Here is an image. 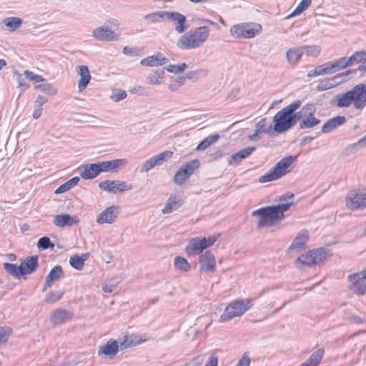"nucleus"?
Wrapping results in <instances>:
<instances>
[{"mask_svg":"<svg viewBox=\"0 0 366 366\" xmlns=\"http://www.w3.org/2000/svg\"><path fill=\"white\" fill-rule=\"evenodd\" d=\"M208 71L205 69H199L194 71H189L187 72L184 75L186 79H192L193 81H197L202 76H206L207 75Z\"/></svg>","mask_w":366,"mask_h":366,"instance_id":"obj_47","label":"nucleus"},{"mask_svg":"<svg viewBox=\"0 0 366 366\" xmlns=\"http://www.w3.org/2000/svg\"><path fill=\"white\" fill-rule=\"evenodd\" d=\"M120 213V207L118 205H112L106 208L97 217V222L102 224L104 223H114Z\"/></svg>","mask_w":366,"mask_h":366,"instance_id":"obj_10","label":"nucleus"},{"mask_svg":"<svg viewBox=\"0 0 366 366\" xmlns=\"http://www.w3.org/2000/svg\"><path fill=\"white\" fill-rule=\"evenodd\" d=\"M164 74L165 71L163 68H159L155 71H152L147 76L148 81L152 85L161 84L163 82Z\"/></svg>","mask_w":366,"mask_h":366,"instance_id":"obj_34","label":"nucleus"},{"mask_svg":"<svg viewBox=\"0 0 366 366\" xmlns=\"http://www.w3.org/2000/svg\"><path fill=\"white\" fill-rule=\"evenodd\" d=\"M302 55L303 54L300 46L289 49L286 52L287 62L291 66L297 65Z\"/></svg>","mask_w":366,"mask_h":366,"instance_id":"obj_31","label":"nucleus"},{"mask_svg":"<svg viewBox=\"0 0 366 366\" xmlns=\"http://www.w3.org/2000/svg\"><path fill=\"white\" fill-rule=\"evenodd\" d=\"M293 204L294 203L291 202L287 203H279L277 204L271 205L280 222L285 217L284 212L288 211L290 209V207L293 205Z\"/></svg>","mask_w":366,"mask_h":366,"instance_id":"obj_38","label":"nucleus"},{"mask_svg":"<svg viewBox=\"0 0 366 366\" xmlns=\"http://www.w3.org/2000/svg\"><path fill=\"white\" fill-rule=\"evenodd\" d=\"M309 238L310 235L308 231L306 229H302L297 233L292 240L290 247L288 248V252H300L304 250L306 248V244Z\"/></svg>","mask_w":366,"mask_h":366,"instance_id":"obj_11","label":"nucleus"},{"mask_svg":"<svg viewBox=\"0 0 366 366\" xmlns=\"http://www.w3.org/2000/svg\"><path fill=\"white\" fill-rule=\"evenodd\" d=\"M119 352V343L117 340L109 339L104 345L99 347L98 355L112 360Z\"/></svg>","mask_w":366,"mask_h":366,"instance_id":"obj_13","label":"nucleus"},{"mask_svg":"<svg viewBox=\"0 0 366 366\" xmlns=\"http://www.w3.org/2000/svg\"><path fill=\"white\" fill-rule=\"evenodd\" d=\"M79 219L76 216H71L64 213L54 217L53 223L59 227H72L79 223Z\"/></svg>","mask_w":366,"mask_h":366,"instance_id":"obj_21","label":"nucleus"},{"mask_svg":"<svg viewBox=\"0 0 366 366\" xmlns=\"http://www.w3.org/2000/svg\"><path fill=\"white\" fill-rule=\"evenodd\" d=\"M330 103L335 104L338 108L352 105L356 110L362 111L366 106V84H356L346 92L336 95Z\"/></svg>","mask_w":366,"mask_h":366,"instance_id":"obj_1","label":"nucleus"},{"mask_svg":"<svg viewBox=\"0 0 366 366\" xmlns=\"http://www.w3.org/2000/svg\"><path fill=\"white\" fill-rule=\"evenodd\" d=\"M248 310V307L244 306L242 299H237L230 302L225 308L219 317L221 322L232 320L235 317H239Z\"/></svg>","mask_w":366,"mask_h":366,"instance_id":"obj_5","label":"nucleus"},{"mask_svg":"<svg viewBox=\"0 0 366 366\" xmlns=\"http://www.w3.org/2000/svg\"><path fill=\"white\" fill-rule=\"evenodd\" d=\"M320 123V119L315 116L304 117V119L300 122V129H310L317 126Z\"/></svg>","mask_w":366,"mask_h":366,"instance_id":"obj_41","label":"nucleus"},{"mask_svg":"<svg viewBox=\"0 0 366 366\" xmlns=\"http://www.w3.org/2000/svg\"><path fill=\"white\" fill-rule=\"evenodd\" d=\"M79 169L80 177L85 180L93 179L101 174L98 162L82 164Z\"/></svg>","mask_w":366,"mask_h":366,"instance_id":"obj_17","label":"nucleus"},{"mask_svg":"<svg viewBox=\"0 0 366 366\" xmlns=\"http://www.w3.org/2000/svg\"><path fill=\"white\" fill-rule=\"evenodd\" d=\"M174 267L175 269L182 272H187L191 269V265L183 257L177 256L174 259Z\"/></svg>","mask_w":366,"mask_h":366,"instance_id":"obj_39","label":"nucleus"},{"mask_svg":"<svg viewBox=\"0 0 366 366\" xmlns=\"http://www.w3.org/2000/svg\"><path fill=\"white\" fill-rule=\"evenodd\" d=\"M76 71L80 75L81 78L78 82V87L79 91L84 90L91 80V75L87 66L81 65L76 67Z\"/></svg>","mask_w":366,"mask_h":366,"instance_id":"obj_29","label":"nucleus"},{"mask_svg":"<svg viewBox=\"0 0 366 366\" xmlns=\"http://www.w3.org/2000/svg\"><path fill=\"white\" fill-rule=\"evenodd\" d=\"M347 122L344 116H336L329 119L322 127L321 132L323 134H327L338 127L343 125Z\"/></svg>","mask_w":366,"mask_h":366,"instance_id":"obj_24","label":"nucleus"},{"mask_svg":"<svg viewBox=\"0 0 366 366\" xmlns=\"http://www.w3.org/2000/svg\"><path fill=\"white\" fill-rule=\"evenodd\" d=\"M342 69L352 66L355 64L366 63V50L355 51L352 55L347 57H342L338 59Z\"/></svg>","mask_w":366,"mask_h":366,"instance_id":"obj_14","label":"nucleus"},{"mask_svg":"<svg viewBox=\"0 0 366 366\" xmlns=\"http://www.w3.org/2000/svg\"><path fill=\"white\" fill-rule=\"evenodd\" d=\"M155 166H157V165L154 163L152 158L151 157L150 159H149L148 160H147L144 162V164H142V166L140 169V172H148L150 169H153Z\"/></svg>","mask_w":366,"mask_h":366,"instance_id":"obj_64","label":"nucleus"},{"mask_svg":"<svg viewBox=\"0 0 366 366\" xmlns=\"http://www.w3.org/2000/svg\"><path fill=\"white\" fill-rule=\"evenodd\" d=\"M200 165L197 159L191 160L183 164L175 173L174 182L177 185H182Z\"/></svg>","mask_w":366,"mask_h":366,"instance_id":"obj_7","label":"nucleus"},{"mask_svg":"<svg viewBox=\"0 0 366 366\" xmlns=\"http://www.w3.org/2000/svg\"><path fill=\"white\" fill-rule=\"evenodd\" d=\"M24 76L25 78L28 80L36 81V84H38L39 81H45L44 78L42 76L34 74L33 71L29 70L24 71Z\"/></svg>","mask_w":366,"mask_h":366,"instance_id":"obj_60","label":"nucleus"},{"mask_svg":"<svg viewBox=\"0 0 366 366\" xmlns=\"http://www.w3.org/2000/svg\"><path fill=\"white\" fill-rule=\"evenodd\" d=\"M317 69L320 76L332 74L342 70L338 59L335 61H327L324 64L319 65L317 66Z\"/></svg>","mask_w":366,"mask_h":366,"instance_id":"obj_27","label":"nucleus"},{"mask_svg":"<svg viewBox=\"0 0 366 366\" xmlns=\"http://www.w3.org/2000/svg\"><path fill=\"white\" fill-rule=\"evenodd\" d=\"M93 35L99 41H114L117 39L114 32L105 26L95 29Z\"/></svg>","mask_w":366,"mask_h":366,"instance_id":"obj_26","label":"nucleus"},{"mask_svg":"<svg viewBox=\"0 0 366 366\" xmlns=\"http://www.w3.org/2000/svg\"><path fill=\"white\" fill-rule=\"evenodd\" d=\"M346 205L352 210L366 208V189L351 191L346 197Z\"/></svg>","mask_w":366,"mask_h":366,"instance_id":"obj_8","label":"nucleus"},{"mask_svg":"<svg viewBox=\"0 0 366 366\" xmlns=\"http://www.w3.org/2000/svg\"><path fill=\"white\" fill-rule=\"evenodd\" d=\"M127 96V92L124 90L118 89L112 95L111 98L115 102H118L121 100L124 99Z\"/></svg>","mask_w":366,"mask_h":366,"instance_id":"obj_62","label":"nucleus"},{"mask_svg":"<svg viewBox=\"0 0 366 366\" xmlns=\"http://www.w3.org/2000/svg\"><path fill=\"white\" fill-rule=\"evenodd\" d=\"M184 204L183 199L177 195L171 194L168 198L164 208L162 209V214H170L178 209Z\"/></svg>","mask_w":366,"mask_h":366,"instance_id":"obj_23","label":"nucleus"},{"mask_svg":"<svg viewBox=\"0 0 366 366\" xmlns=\"http://www.w3.org/2000/svg\"><path fill=\"white\" fill-rule=\"evenodd\" d=\"M187 68V65L186 63H181L179 64H169L163 69H164V71L167 70L170 73L178 74L183 73Z\"/></svg>","mask_w":366,"mask_h":366,"instance_id":"obj_51","label":"nucleus"},{"mask_svg":"<svg viewBox=\"0 0 366 366\" xmlns=\"http://www.w3.org/2000/svg\"><path fill=\"white\" fill-rule=\"evenodd\" d=\"M12 333V330L9 327H0V345L6 343L10 335Z\"/></svg>","mask_w":366,"mask_h":366,"instance_id":"obj_57","label":"nucleus"},{"mask_svg":"<svg viewBox=\"0 0 366 366\" xmlns=\"http://www.w3.org/2000/svg\"><path fill=\"white\" fill-rule=\"evenodd\" d=\"M220 136L219 134L215 133L212 134L204 139H202L197 145L196 150L197 151H203L208 147H209L212 144L215 143L217 140H219Z\"/></svg>","mask_w":366,"mask_h":366,"instance_id":"obj_35","label":"nucleus"},{"mask_svg":"<svg viewBox=\"0 0 366 366\" xmlns=\"http://www.w3.org/2000/svg\"><path fill=\"white\" fill-rule=\"evenodd\" d=\"M297 160V157L287 155L284 157L267 173L259 177V183H266L277 180L291 171L292 164Z\"/></svg>","mask_w":366,"mask_h":366,"instance_id":"obj_2","label":"nucleus"},{"mask_svg":"<svg viewBox=\"0 0 366 366\" xmlns=\"http://www.w3.org/2000/svg\"><path fill=\"white\" fill-rule=\"evenodd\" d=\"M205 249H207V245L204 244V239L196 237L189 242L186 246L185 252L188 256H194L202 253Z\"/></svg>","mask_w":366,"mask_h":366,"instance_id":"obj_20","label":"nucleus"},{"mask_svg":"<svg viewBox=\"0 0 366 366\" xmlns=\"http://www.w3.org/2000/svg\"><path fill=\"white\" fill-rule=\"evenodd\" d=\"M4 269L8 274L13 276L16 279H23L20 264L17 265L16 264L14 263L4 262Z\"/></svg>","mask_w":366,"mask_h":366,"instance_id":"obj_36","label":"nucleus"},{"mask_svg":"<svg viewBox=\"0 0 366 366\" xmlns=\"http://www.w3.org/2000/svg\"><path fill=\"white\" fill-rule=\"evenodd\" d=\"M252 216L259 217L257 228L272 227L280 222L271 205L253 211Z\"/></svg>","mask_w":366,"mask_h":366,"instance_id":"obj_4","label":"nucleus"},{"mask_svg":"<svg viewBox=\"0 0 366 366\" xmlns=\"http://www.w3.org/2000/svg\"><path fill=\"white\" fill-rule=\"evenodd\" d=\"M272 124L273 132L277 134H282L292 128L289 112L284 109L277 112L273 117Z\"/></svg>","mask_w":366,"mask_h":366,"instance_id":"obj_6","label":"nucleus"},{"mask_svg":"<svg viewBox=\"0 0 366 366\" xmlns=\"http://www.w3.org/2000/svg\"><path fill=\"white\" fill-rule=\"evenodd\" d=\"M167 11L153 12L145 15L144 19L150 21L151 22H157L160 21L162 19L166 18V14H167Z\"/></svg>","mask_w":366,"mask_h":366,"instance_id":"obj_53","label":"nucleus"},{"mask_svg":"<svg viewBox=\"0 0 366 366\" xmlns=\"http://www.w3.org/2000/svg\"><path fill=\"white\" fill-rule=\"evenodd\" d=\"M116 182H119L117 180H104L99 182V187L104 191L116 194Z\"/></svg>","mask_w":366,"mask_h":366,"instance_id":"obj_49","label":"nucleus"},{"mask_svg":"<svg viewBox=\"0 0 366 366\" xmlns=\"http://www.w3.org/2000/svg\"><path fill=\"white\" fill-rule=\"evenodd\" d=\"M348 280L351 282L350 290L359 295L366 292V271L357 272L348 276Z\"/></svg>","mask_w":366,"mask_h":366,"instance_id":"obj_9","label":"nucleus"},{"mask_svg":"<svg viewBox=\"0 0 366 366\" xmlns=\"http://www.w3.org/2000/svg\"><path fill=\"white\" fill-rule=\"evenodd\" d=\"M192 34L201 46L209 36V29L206 26H202L197 27L194 31H192Z\"/></svg>","mask_w":366,"mask_h":366,"instance_id":"obj_33","label":"nucleus"},{"mask_svg":"<svg viewBox=\"0 0 366 366\" xmlns=\"http://www.w3.org/2000/svg\"><path fill=\"white\" fill-rule=\"evenodd\" d=\"M199 262L200 264V272L215 271L216 259L214 255L210 250L206 251L203 254L200 256Z\"/></svg>","mask_w":366,"mask_h":366,"instance_id":"obj_15","label":"nucleus"},{"mask_svg":"<svg viewBox=\"0 0 366 366\" xmlns=\"http://www.w3.org/2000/svg\"><path fill=\"white\" fill-rule=\"evenodd\" d=\"M166 18L170 21H177L175 30L179 33H184L189 27L187 24V18L184 15L177 11H168L166 14Z\"/></svg>","mask_w":366,"mask_h":366,"instance_id":"obj_19","label":"nucleus"},{"mask_svg":"<svg viewBox=\"0 0 366 366\" xmlns=\"http://www.w3.org/2000/svg\"><path fill=\"white\" fill-rule=\"evenodd\" d=\"M177 46L182 50H191L200 47V45L190 30L180 36L177 42Z\"/></svg>","mask_w":366,"mask_h":366,"instance_id":"obj_16","label":"nucleus"},{"mask_svg":"<svg viewBox=\"0 0 366 366\" xmlns=\"http://www.w3.org/2000/svg\"><path fill=\"white\" fill-rule=\"evenodd\" d=\"M39 266V257L37 255L28 256L20 264L23 279L26 280V276L34 273Z\"/></svg>","mask_w":366,"mask_h":366,"instance_id":"obj_12","label":"nucleus"},{"mask_svg":"<svg viewBox=\"0 0 366 366\" xmlns=\"http://www.w3.org/2000/svg\"><path fill=\"white\" fill-rule=\"evenodd\" d=\"M125 162L124 159H116L109 161L98 162L100 168V172H114L123 165Z\"/></svg>","mask_w":366,"mask_h":366,"instance_id":"obj_25","label":"nucleus"},{"mask_svg":"<svg viewBox=\"0 0 366 366\" xmlns=\"http://www.w3.org/2000/svg\"><path fill=\"white\" fill-rule=\"evenodd\" d=\"M330 249L325 247H319L307 251L299 256L295 260L296 267L302 269L304 267H312L325 261L327 257L331 256Z\"/></svg>","mask_w":366,"mask_h":366,"instance_id":"obj_3","label":"nucleus"},{"mask_svg":"<svg viewBox=\"0 0 366 366\" xmlns=\"http://www.w3.org/2000/svg\"><path fill=\"white\" fill-rule=\"evenodd\" d=\"M300 47L302 48V54L305 51L307 56H317L320 51V47L316 45H305Z\"/></svg>","mask_w":366,"mask_h":366,"instance_id":"obj_56","label":"nucleus"},{"mask_svg":"<svg viewBox=\"0 0 366 366\" xmlns=\"http://www.w3.org/2000/svg\"><path fill=\"white\" fill-rule=\"evenodd\" d=\"M70 265L76 270H81L84 266L83 259L79 257V254H76L72 255L69 259Z\"/></svg>","mask_w":366,"mask_h":366,"instance_id":"obj_52","label":"nucleus"},{"mask_svg":"<svg viewBox=\"0 0 366 366\" xmlns=\"http://www.w3.org/2000/svg\"><path fill=\"white\" fill-rule=\"evenodd\" d=\"M173 155V152L172 151H164L161 152L154 157H152V159L154 160L156 165H162L164 162L167 159H170Z\"/></svg>","mask_w":366,"mask_h":366,"instance_id":"obj_48","label":"nucleus"},{"mask_svg":"<svg viewBox=\"0 0 366 366\" xmlns=\"http://www.w3.org/2000/svg\"><path fill=\"white\" fill-rule=\"evenodd\" d=\"M70 312L65 309L55 310L51 315V321L54 325H59L64 322L69 317Z\"/></svg>","mask_w":366,"mask_h":366,"instance_id":"obj_32","label":"nucleus"},{"mask_svg":"<svg viewBox=\"0 0 366 366\" xmlns=\"http://www.w3.org/2000/svg\"><path fill=\"white\" fill-rule=\"evenodd\" d=\"M312 0H302L295 10L286 19L298 16L303 13L311 5Z\"/></svg>","mask_w":366,"mask_h":366,"instance_id":"obj_44","label":"nucleus"},{"mask_svg":"<svg viewBox=\"0 0 366 366\" xmlns=\"http://www.w3.org/2000/svg\"><path fill=\"white\" fill-rule=\"evenodd\" d=\"M45 81H39L40 84H35L34 89L40 90L48 95H55L57 93V89L54 88L51 83L44 79Z\"/></svg>","mask_w":366,"mask_h":366,"instance_id":"obj_37","label":"nucleus"},{"mask_svg":"<svg viewBox=\"0 0 366 366\" xmlns=\"http://www.w3.org/2000/svg\"><path fill=\"white\" fill-rule=\"evenodd\" d=\"M169 61V59L163 56L162 53L147 56L141 60L140 64L144 66H162Z\"/></svg>","mask_w":366,"mask_h":366,"instance_id":"obj_28","label":"nucleus"},{"mask_svg":"<svg viewBox=\"0 0 366 366\" xmlns=\"http://www.w3.org/2000/svg\"><path fill=\"white\" fill-rule=\"evenodd\" d=\"M14 75L16 76V81L19 85V87L21 89V93L24 92L26 89L30 87V85L26 81V78L23 77L22 74H20L18 71H14Z\"/></svg>","mask_w":366,"mask_h":366,"instance_id":"obj_54","label":"nucleus"},{"mask_svg":"<svg viewBox=\"0 0 366 366\" xmlns=\"http://www.w3.org/2000/svg\"><path fill=\"white\" fill-rule=\"evenodd\" d=\"M244 39H252L262 31V26L254 22L242 23Z\"/></svg>","mask_w":366,"mask_h":366,"instance_id":"obj_30","label":"nucleus"},{"mask_svg":"<svg viewBox=\"0 0 366 366\" xmlns=\"http://www.w3.org/2000/svg\"><path fill=\"white\" fill-rule=\"evenodd\" d=\"M64 294V290L49 291L46 295L44 302L47 304H54L57 301L60 300Z\"/></svg>","mask_w":366,"mask_h":366,"instance_id":"obj_43","label":"nucleus"},{"mask_svg":"<svg viewBox=\"0 0 366 366\" xmlns=\"http://www.w3.org/2000/svg\"><path fill=\"white\" fill-rule=\"evenodd\" d=\"M64 272L61 265H56L54 267L46 277L45 282L42 287V292L47 290L51 287L55 281L59 280L61 277H64Z\"/></svg>","mask_w":366,"mask_h":366,"instance_id":"obj_18","label":"nucleus"},{"mask_svg":"<svg viewBox=\"0 0 366 366\" xmlns=\"http://www.w3.org/2000/svg\"><path fill=\"white\" fill-rule=\"evenodd\" d=\"M255 127L257 129H258L259 132H262L264 134H267L271 135L273 132V124H269V126L267 125V119L263 118L259 122H258Z\"/></svg>","mask_w":366,"mask_h":366,"instance_id":"obj_46","label":"nucleus"},{"mask_svg":"<svg viewBox=\"0 0 366 366\" xmlns=\"http://www.w3.org/2000/svg\"><path fill=\"white\" fill-rule=\"evenodd\" d=\"M37 247L41 250H46L47 249H54V244L51 241L49 237L44 236L39 239L37 242Z\"/></svg>","mask_w":366,"mask_h":366,"instance_id":"obj_50","label":"nucleus"},{"mask_svg":"<svg viewBox=\"0 0 366 366\" xmlns=\"http://www.w3.org/2000/svg\"><path fill=\"white\" fill-rule=\"evenodd\" d=\"M255 150V147H247L229 157L227 162L229 165H238L242 160L249 157Z\"/></svg>","mask_w":366,"mask_h":366,"instance_id":"obj_22","label":"nucleus"},{"mask_svg":"<svg viewBox=\"0 0 366 366\" xmlns=\"http://www.w3.org/2000/svg\"><path fill=\"white\" fill-rule=\"evenodd\" d=\"M332 79H322L319 81L318 85L317 86V92H322L325 90L330 89L332 88L335 85L333 83H332Z\"/></svg>","mask_w":366,"mask_h":366,"instance_id":"obj_58","label":"nucleus"},{"mask_svg":"<svg viewBox=\"0 0 366 366\" xmlns=\"http://www.w3.org/2000/svg\"><path fill=\"white\" fill-rule=\"evenodd\" d=\"M304 117L315 116L316 112L315 104L313 103H307L301 109Z\"/></svg>","mask_w":366,"mask_h":366,"instance_id":"obj_59","label":"nucleus"},{"mask_svg":"<svg viewBox=\"0 0 366 366\" xmlns=\"http://www.w3.org/2000/svg\"><path fill=\"white\" fill-rule=\"evenodd\" d=\"M80 178L79 177H74L64 182V184H61L54 192L55 194H61L64 193L74 187H75L79 182Z\"/></svg>","mask_w":366,"mask_h":366,"instance_id":"obj_40","label":"nucleus"},{"mask_svg":"<svg viewBox=\"0 0 366 366\" xmlns=\"http://www.w3.org/2000/svg\"><path fill=\"white\" fill-rule=\"evenodd\" d=\"M220 237V234H214L213 235L209 236L207 237H204L202 239H204V244L207 245V248L212 246Z\"/></svg>","mask_w":366,"mask_h":366,"instance_id":"obj_63","label":"nucleus"},{"mask_svg":"<svg viewBox=\"0 0 366 366\" xmlns=\"http://www.w3.org/2000/svg\"><path fill=\"white\" fill-rule=\"evenodd\" d=\"M324 355L325 350L322 348H320L314 352L307 360L313 366H318L324 357Z\"/></svg>","mask_w":366,"mask_h":366,"instance_id":"obj_45","label":"nucleus"},{"mask_svg":"<svg viewBox=\"0 0 366 366\" xmlns=\"http://www.w3.org/2000/svg\"><path fill=\"white\" fill-rule=\"evenodd\" d=\"M22 19L19 17H7L3 20L4 24L8 27L10 31H14L22 24Z\"/></svg>","mask_w":366,"mask_h":366,"instance_id":"obj_42","label":"nucleus"},{"mask_svg":"<svg viewBox=\"0 0 366 366\" xmlns=\"http://www.w3.org/2000/svg\"><path fill=\"white\" fill-rule=\"evenodd\" d=\"M119 182H116V187H115V189H116V192L118 191V192H126V191H129V190H131L133 189V186L132 184H127L126 182H124V181H119V180H117Z\"/></svg>","mask_w":366,"mask_h":366,"instance_id":"obj_61","label":"nucleus"},{"mask_svg":"<svg viewBox=\"0 0 366 366\" xmlns=\"http://www.w3.org/2000/svg\"><path fill=\"white\" fill-rule=\"evenodd\" d=\"M230 34L236 39H244L242 23L232 26L230 28Z\"/></svg>","mask_w":366,"mask_h":366,"instance_id":"obj_55","label":"nucleus"}]
</instances>
